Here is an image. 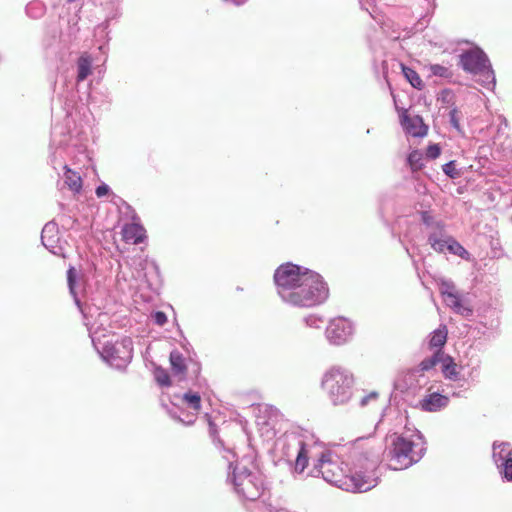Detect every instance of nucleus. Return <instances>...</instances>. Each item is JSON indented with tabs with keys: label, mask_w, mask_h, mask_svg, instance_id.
Wrapping results in <instances>:
<instances>
[{
	"label": "nucleus",
	"mask_w": 512,
	"mask_h": 512,
	"mask_svg": "<svg viewBox=\"0 0 512 512\" xmlns=\"http://www.w3.org/2000/svg\"><path fill=\"white\" fill-rule=\"evenodd\" d=\"M382 449L369 439H358L349 449L347 457L340 466L331 452H323L314 464L310 475H321L323 479L341 487L347 485L354 492H366L374 488L379 481L378 467L381 463Z\"/></svg>",
	"instance_id": "obj_1"
},
{
	"label": "nucleus",
	"mask_w": 512,
	"mask_h": 512,
	"mask_svg": "<svg viewBox=\"0 0 512 512\" xmlns=\"http://www.w3.org/2000/svg\"><path fill=\"white\" fill-rule=\"evenodd\" d=\"M276 293L281 301L296 308H313L326 302L329 288L317 272L286 262L273 274Z\"/></svg>",
	"instance_id": "obj_2"
},
{
	"label": "nucleus",
	"mask_w": 512,
	"mask_h": 512,
	"mask_svg": "<svg viewBox=\"0 0 512 512\" xmlns=\"http://www.w3.org/2000/svg\"><path fill=\"white\" fill-rule=\"evenodd\" d=\"M208 419L209 435L222 454V457L228 462L227 481L232 484L234 492L243 500L255 501L263 491V482L257 472L250 470L242 461L234 460L236 457L232 448L225 445L219 437L218 425L212 418Z\"/></svg>",
	"instance_id": "obj_3"
},
{
	"label": "nucleus",
	"mask_w": 512,
	"mask_h": 512,
	"mask_svg": "<svg viewBox=\"0 0 512 512\" xmlns=\"http://www.w3.org/2000/svg\"><path fill=\"white\" fill-rule=\"evenodd\" d=\"M426 452V441L416 428L405 425L403 433L396 435L388 450V467L403 470L418 463Z\"/></svg>",
	"instance_id": "obj_4"
},
{
	"label": "nucleus",
	"mask_w": 512,
	"mask_h": 512,
	"mask_svg": "<svg viewBox=\"0 0 512 512\" xmlns=\"http://www.w3.org/2000/svg\"><path fill=\"white\" fill-rule=\"evenodd\" d=\"M67 283L69 292L72 295L76 306L82 314L83 323L87 327L94 348L100 347L103 339L107 337L109 330L110 317L108 313L100 311L95 305H83L78 295V273L74 267L67 271Z\"/></svg>",
	"instance_id": "obj_5"
},
{
	"label": "nucleus",
	"mask_w": 512,
	"mask_h": 512,
	"mask_svg": "<svg viewBox=\"0 0 512 512\" xmlns=\"http://www.w3.org/2000/svg\"><path fill=\"white\" fill-rule=\"evenodd\" d=\"M355 378L353 373L342 366L330 367L322 376L321 387L334 406H343L353 397Z\"/></svg>",
	"instance_id": "obj_6"
},
{
	"label": "nucleus",
	"mask_w": 512,
	"mask_h": 512,
	"mask_svg": "<svg viewBox=\"0 0 512 512\" xmlns=\"http://www.w3.org/2000/svg\"><path fill=\"white\" fill-rule=\"evenodd\" d=\"M276 447L280 460L285 461L292 476L295 479L301 478L309 461V445L303 437L296 433L285 434L278 439Z\"/></svg>",
	"instance_id": "obj_7"
},
{
	"label": "nucleus",
	"mask_w": 512,
	"mask_h": 512,
	"mask_svg": "<svg viewBox=\"0 0 512 512\" xmlns=\"http://www.w3.org/2000/svg\"><path fill=\"white\" fill-rule=\"evenodd\" d=\"M95 350L101 358L111 367L124 369L133 357V341L130 337H123L115 342L106 340Z\"/></svg>",
	"instance_id": "obj_8"
},
{
	"label": "nucleus",
	"mask_w": 512,
	"mask_h": 512,
	"mask_svg": "<svg viewBox=\"0 0 512 512\" xmlns=\"http://www.w3.org/2000/svg\"><path fill=\"white\" fill-rule=\"evenodd\" d=\"M124 263L131 270V278L136 282L151 285L160 278L159 266L147 256L135 255L128 257Z\"/></svg>",
	"instance_id": "obj_9"
},
{
	"label": "nucleus",
	"mask_w": 512,
	"mask_h": 512,
	"mask_svg": "<svg viewBox=\"0 0 512 512\" xmlns=\"http://www.w3.org/2000/svg\"><path fill=\"white\" fill-rule=\"evenodd\" d=\"M439 291L443 296L446 305L455 313L470 318L473 316V310L466 303L464 294L460 292L453 281L449 279H441L439 282Z\"/></svg>",
	"instance_id": "obj_10"
},
{
	"label": "nucleus",
	"mask_w": 512,
	"mask_h": 512,
	"mask_svg": "<svg viewBox=\"0 0 512 512\" xmlns=\"http://www.w3.org/2000/svg\"><path fill=\"white\" fill-rule=\"evenodd\" d=\"M353 332L354 327L348 319L337 317L330 320L325 330V336L331 345L341 346L352 339Z\"/></svg>",
	"instance_id": "obj_11"
},
{
	"label": "nucleus",
	"mask_w": 512,
	"mask_h": 512,
	"mask_svg": "<svg viewBox=\"0 0 512 512\" xmlns=\"http://www.w3.org/2000/svg\"><path fill=\"white\" fill-rule=\"evenodd\" d=\"M489 64L488 56L480 48L467 50L460 55L459 65L464 71L473 75H478Z\"/></svg>",
	"instance_id": "obj_12"
},
{
	"label": "nucleus",
	"mask_w": 512,
	"mask_h": 512,
	"mask_svg": "<svg viewBox=\"0 0 512 512\" xmlns=\"http://www.w3.org/2000/svg\"><path fill=\"white\" fill-rule=\"evenodd\" d=\"M364 394L359 398L357 406L366 413H376L380 410V416H385L388 403L385 398H381L377 391H363Z\"/></svg>",
	"instance_id": "obj_13"
},
{
	"label": "nucleus",
	"mask_w": 512,
	"mask_h": 512,
	"mask_svg": "<svg viewBox=\"0 0 512 512\" xmlns=\"http://www.w3.org/2000/svg\"><path fill=\"white\" fill-rule=\"evenodd\" d=\"M43 246L56 256L62 255V247L59 245L58 225L55 222H48L41 232Z\"/></svg>",
	"instance_id": "obj_14"
},
{
	"label": "nucleus",
	"mask_w": 512,
	"mask_h": 512,
	"mask_svg": "<svg viewBox=\"0 0 512 512\" xmlns=\"http://www.w3.org/2000/svg\"><path fill=\"white\" fill-rule=\"evenodd\" d=\"M442 359L443 351H434L432 356L423 359L417 367L411 369L407 373L406 378L409 381L408 385L411 387L413 385V380L417 377L423 376L424 372L433 369L437 364L441 363Z\"/></svg>",
	"instance_id": "obj_15"
},
{
	"label": "nucleus",
	"mask_w": 512,
	"mask_h": 512,
	"mask_svg": "<svg viewBox=\"0 0 512 512\" xmlns=\"http://www.w3.org/2000/svg\"><path fill=\"white\" fill-rule=\"evenodd\" d=\"M401 125L405 132L413 137H424L427 134L428 127L424 124L420 116L410 117L406 111L400 116Z\"/></svg>",
	"instance_id": "obj_16"
},
{
	"label": "nucleus",
	"mask_w": 512,
	"mask_h": 512,
	"mask_svg": "<svg viewBox=\"0 0 512 512\" xmlns=\"http://www.w3.org/2000/svg\"><path fill=\"white\" fill-rule=\"evenodd\" d=\"M448 397L437 392L426 395L419 402L420 408L425 412H437L448 405Z\"/></svg>",
	"instance_id": "obj_17"
},
{
	"label": "nucleus",
	"mask_w": 512,
	"mask_h": 512,
	"mask_svg": "<svg viewBox=\"0 0 512 512\" xmlns=\"http://www.w3.org/2000/svg\"><path fill=\"white\" fill-rule=\"evenodd\" d=\"M123 239L132 244H140L146 238V230L139 223L125 224L122 228Z\"/></svg>",
	"instance_id": "obj_18"
},
{
	"label": "nucleus",
	"mask_w": 512,
	"mask_h": 512,
	"mask_svg": "<svg viewBox=\"0 0 512 512\" xmlns=\"http://www.w3.org/2000/svg\"><path fill=\"white\" fill-rule=\"evenodd\" d=\"M448 329L446 325L441 324L437 329L432 331L428 336V347L431 350L443 351V347L447 342Z\"/></svg>",
	"instance_id": "obj_19"
},
{
	"label": "nucleus",
	"mask_w": 512,
	"mask_h": 512,
	"mask_svg": "<svg viewBox=\"0 0 512 512\" xmlns=\"http://www.w3.org/2000/svg\"><path fill=\"white\" fill-rule=\"evenodd\" d=\"M441 371L446 379L451 381H459L461 379L460 372L454 359L443 352L441 360Z\"/></svg>",
	"instance_id": "obj_20"
},
{
	"label": "nucleus",
	"mask_w": 512,
	"mask_h": 512,
	"mask_svg": "<svg viewBox=\"0 0 512 512\" xmlns=\"http://www.w3.org/2000/svg\"><path fill=\"white\" fill-rule=\"evenodd\" d=\"M256 424L264 441H270L276 436L274 418H257Z\"/></svg>",
	"instance_id": "obj_21"
},
{
	"label": "nucleus",
	"mask_w": 512,
	"mask_h": 512,
	"mask_svg": "<svg viewBox=\"0 0 512 512\" xmlns=\"http://www.w3.org/2000/svg\"><path fill=\"white\" fill-rule=\"evenodd\" d=\"M92 72V57L83 53L77 60V77L78 83L84 81Z\"/></svg>",
	"instance_id": "obj_22"
},
{
	"label": "nucleus",
	"mask_w": 512,
	"mask_h": 512,
	"mask_svg": "<svg viewBox=\"0 0 512 512\" xmlns=\"http://www.w3.org/2000/svg\"><path fill=\"white\" fill-rule=\"evenodd\" d=\"M64 169V178H65V184L68 186V188L74 192V193H80L82 190V178L81 176L70 169V167L65 164L63 166Z\"/></svg>",
	"instance_id": "obj_23"
},
{
	"label": "nucleus",
	"mask_w": 512,
	"mask_h": 512,
	"mask_svg": "<svg viewBox=\"0 0 512 512\" xmlns=\"http://www.w3.org/2000/svg\"><path fill=\"white\" fill-rule=\"evenodd\" d=\"M172 372L174 375H184L187 370L186 361L182 353L178 350H172L169 356Z\"/></svg>",
	"instance_id": "obj_24"
},
{
	"label": "nucleus",
	"mask_w": 512,
	"mask_h": 512,
	"mask_svg": "<svg viewBox=\"0 0 512 512\" xmlns=\"http://www.w3.org/2000/svg\"><path fill=\"white\" fill-rule=\"evenodd\" d=\"M493 461L496 464L506 460L511 459V447L509 443L502 442V443H494L493 444Z\"/></svg>",
	"instance_id": "obj_25"
},
{
	"label": "nucleus",
	"mask_w": 512,
	"mask_h": 512,
	"mask_svg": "<svg viewBox=\"0 0 512 512\" xmlns=\"http://www.w3.org/2000/svg\"><path fill=\"white\" fill-rule=\"evenodd\" d=\"M250 413L253 416H278L280 411L277 407L271 404L258 403L250 406Z\"/></svg>",
	"instance_id": "obj_26"
},
{
	"label": "nucleus",
	"mask_w": 512,
	"mask_h": 512,
	"mask_svg": "<svg viewBox=\"0 0 512 512\" xmlns=\"http://www.w3.org/2000/svg\"><path fill=\"white\" fill-rule=\"evenodd\" d=\"M477 76H479L478 81L481 85L487 89L493 88L496 84V78L491 64L484 68L483 71H480Z\"/></svg>",
	"instance_id": "obj_27"
},
{
	"label": "nucleus",
	"mask_w": 512,
	"mask_h": 512,
	"mask_svg": "<svg viewBox=\"0 0 512 512\" xmlns=\"http://www.w3.org/2000/svg\"><path fill=\"white\" fill-rule=\"evenodd\" d=\"M401 67L404 77L407 79V81L411 84L412 87L418 90L424 87L422 79L414 69L407 67L403 64H401Z\"/></svg>",
	"instance_id": "obj_28"
},
{
	"label": "nucleus",
	"mask_w": 512,
	"mask_h": 512,
	"mask_svg": "<svg viewBox=\"0 0 512 512\" xmlns=\"http://www.w3.org/2000/svg\"><path fill=\"white\" fill-rule=\"evenodd\" d=\"M496 467L503 481L512 482V458L496 464Z\"/></svg>",
	"instance_id": "obj_29"
},
{
	"label": "nucleus",
	"mask_w": 512,
	"mask_h": 512,
	"mask_svg": "<svg viewBox=\"0 0 512 512\" xmlns=\"http://www.w3.org/2000/svg\"><path fill=\"white\" fill-rule=\"evenodd\" d=\"M407 163L413 171H419L423 167V154L419 150H412L407 156Z\"/></svg>",
	"instance_id": "obj_30"
},
{
	"label": "nucleus",
	"mask_w": 512,
	"mask_h": 512,
	"mask_svg": "<svg viewBox=\"0 0 512 512\" xmlns=\"http://www.w3.org/2000/svg\"><path fill=\"white\" fill-rule=\"evenodd\" d=\"M449 253L453 255H457L462 259L468 260L470 257V253L454 238L450 240V244L448 246Z\"/></svg>",
	"instance_id": "obj_31"
},
{
	"label": "nucleus",
	"mask_w": 512,
	"mask_h": 512,
	"mask_svg": "<svg viewBox=\"0 0 512 512\" xmlns=\"http://www.w3.org/2000/svg\"><path fill=\"white\" fill-rule=\"evenodd\" d=\"M154 377L156 382L162 387H169L171 385L169 373L166 369L162 367L155 368Z\"/></svg>",
	"instance_id": "obj_32"
},
{
	"label": "nucleus",
	"mask_w": 512,
	"mask_h": 512,
	"mask_svg": "<svg viewBox=\"0 0 512 512\" xmlns=\"http://www.w3.org/2000/svg\"><path fill=\"white\" fill-rule=\"evenodd\" d=\"M184 402L194 409L195 411H198L201 407V397L197 392H187L183 395Z\"/></svg>",
	"instance_id": "obj_33"
},
{
	"label": "nucleus",
	"mask_w": 512,
	"mask_h": 512,
	"mask_svg": "<svg viewBox=\"0 0 512 512\" xmlns=\"http://www.w3.org/2000/svg\"><path fill=\"white\" fill-rule=\"evenodd\" d=\"M442 170L446 176L456 179L460 176V172L456 169L455 161H449L442 166Z\"/></svg>",
	"instance_id": "obj_34"
},
{
	"label": "nucleus",
	"mask_w": 512,
	"mask_h": 512,
	"mask_svg": "<svg viewBox=\"0 0 512 512\" xmlns=\"http://www.w3.org/2000/svg\"><path fill=\"white\" fill-rule=\"evenodd\" d=\"M452 237H447L441 240H437L436 242H430L432 249L438 253H444L445 251H448V246L450 244V240Z\"/></svg>",
	"instance_id": "obj_35"
},
{
	"label": "nucleus",
	"mask_w": 512,
	"mask_h": 512,
	"mask_svg": "<svg viewBox=\"0 0 512 512\" xmlns=\"http://www.w3.org/2000/svg\"><path fill=\"white\" fill-rule=\"evenodd\" d=\"M420 220L422 224L429 228L430 226H433L435 222H437L439 219H437L430 211H420Z\"/></svg>",
	"instance_id": "obj_36"
},
{
	"label": "nucleus",
	"mask_w": 512,
	"mask_h": 512,
	"mask_svg": "<svg viewBox=\"0 0 512 512\" xmlns=\"http://www.w3.org/2000/svg\"><path fill=\"white\" fill-rule=\"evenodd\" d=\"M480 359L478 356H476V358L474 357H471L469 362L467 363V366H471V369L469 371V376L474 378V377H478L479 376V373H480Z\"/></svg>",
	"instance_id": "obj_37"
},
{
	"label": "nucleus",
	"mask_w": 512,
	"mask_h": 512,
	"mask_svg": "<svg viewBox=\"0 0 512 512\" xmlns=\"http://www.w3.org/2000/svg\"><path fill=\"white\" fill-rule=\"evenodd\" d=\"M447 237H450L446 230H445V227L444 228H441V229H438L436 231H430L428 233V243L430 242H436L437 240H441V239H444V238H447Z\"/></svg>",
	"instance_id": "obj_38"
},
{
	"label": "nucleus",
	"mask_w": 512,
	"mask_h": 512,
	"mask_svg": "<svg viewBox=\"0 0 512 512\" xmlns=\"http://www.w3.org/2000/svg\"><path fill=\"white\" fill-rule=\"evenodd\" d=\"M304 323L306 326L310 328H320V324L323 323V319L320 316L317 315H309L303 318Z\"/></svg>",
	"instance_id": "obj_39"
},
{
	"label": "nucleus",
	"mask_w": 512,
	"mask_h": 512,
	"mask_svg": "<svg viewBox=\"0 0 512 512\" xmlns=\"http://www.w3.org/2000/svg\"><path fill=\"white\" fill-rule=\"evenodd\" d=\"M431 72L433 75L439 77H449L451 74L450 70L447 67L439 64L432 65Z\"/></svg>",
	"instance_id": "obj_40"
},
{
	"label": "nucleus",
	"mask_w": 512,
	"mask_h": 512,
	"mask_svg": "<svg viewBox=\"0 0 512 512\" xmlns=\"http://www.w3.org/2000/svg\"><path fill=\"white\" fill-rule=\"evenodd\" d=\"M441 154V148L438 144H430L426 149V157L436 159Z\"/></svg>",
	"instance_id": "obj_41"
},
{
	"label": "nucleus",
	"mask_w": 512,
	"mask_h": 512,
	"mask_svg": "<svg viewBox=\"0 0 512 512\" xmlns=\"http://www.w3.org/2000/svg\"><path fill=\"white\" fill-rule=\"evenodd\" d=\"M118 267H119V270L116 274V280L119 284L121 282L130 283L132 280H134L133 278H131V273L127 274L125 271L122 270L121 263H119Z\"/></svg>",
	"instance_id": "obj_42"
},
{
	"label": "nucleus",
	"mask_w": 512,
	"mask_h": 512,
	"mask_svg": "<svg viewBox=\"0 0 512 512\" xmlns=\"http://www.w3.org/2000/svg\"><path fill=\"white\" fill-rule=\"evenodd\" d=\"M152 319L158 326H163L167 323V315L163 311H156L152 314Z\"/></svg>",
	"instance_id": "obj_43"
},
{
	"label": "nucleus",
	"mask_w": 512,
	"mask_h": 512,
	"mask_svg": "<svg viewBox=\"0 0 512 512\" xmlns=\"http://www.w3.org/2000/svg\"><path fill=\"white\" fill-rule=\"evenodd\" d=\"M449 121L453 128L460 131V123H459V119H458V110L457 109L454 108V109L450 110Z\"/></svg>",
	"instance_id": "obj_44"
},
{
	"label": "nucleus",
	"mask_w": 512,
	"mask_h": 512,
	"mask_svg": "<svg viewBox=\"0 0 512 512\" xmlns=\"http://www.w3.org/2000/svg\"><path fill=\"white\" fill-rule=\"evenodd\" d=\"M110 192H111L110 187L105 183L98 185L95 189V194L98 198L107 196Z\"/></svg>",
	"instance_id": "obj_45"
},
{
	"label": "nucleus",
	"mask_w": 512,
	"mask_h": 512,
	"mask_svg": "<svg viewBox=\"0 0 512 512\" xmlns=\"http://www.w3.org/2000/svg\"><path fill=\"white\" fill-rule=\"evenodd\" d=\"M445 227V224L442 220H438L437 222H435V224L433 226H430L429 228H427L430 231H436L438 229H441V228H444Z\"/></svg>",
	"instance_id": "obj_46"
},
{
	"label": "nucleus",
	"mask_w": 512,
	"mask_h": 512,
	"mask_svg": "<svg viewBox=\"0 0 512 512\" xmlns=\"http://www.w3.org/2000/svg\"><path fill=\"white\" fill-rule=\"evenodd\" d=\"M445 227V224L442 220H438L437 222H435V224L433 226H430L429 228H427L430 231H436L438 229H441V228H444Z\"/></svg>",
	"instance_id": "obj_47"
},
{
	"label": "nucleus",
	"mask_w": 512,
	"mask_h": 512,
	"mask_svg": "<svg viewBox=\"0 0 512 512\" xmlns=\"http://www.w3.org/2000/svg\"><path fill=\"white\" fill-rule=\"evenodd\" d=\"M425 3L424 8L428 11L433 10L435 7V0H423Z\"/></svg>",
	"instance_id": "obj_48"
},
{
	"label": "nucleus",
	"mask_w": 512,
	"mask_h": 512,
	"mask_svg": "<svg viewBox=\"0 0 512 512\" xmlns=\"http://www.w3.org/2000/svg\"><path fill=\"white\" fill-rule=\"evenodd\" d=\"M178 423H181L182 425L186 426V427H189V426H192L194 424V420H189V421H185L183 418H175Z\"/></svg>",
	"instance_id": "obj_49"
},
{
	"label": "nucleus",
	"mask_w": 512,
	"mask_h": 512,
	"mask_svg": "<svg viewBox=\"0 0 512 512\" xmlns=\"http://www.w3.org/2000/svg\"><path fill=\"white\" fill-rule=\"evenodd\" d=\"M56 153H57V151H56V152H54V153L50 156V164L52 165V167H53L55 170L57 169L56 165L58 164V163H57V156H56Z\"/></svg>",
	"instance_id": "obj_50"
},
{
	"label": "nucleus",
	"mask_w": 512,
	"mask_h": 512,
	"mask_svg": "<svg viewBox=\"0 0 512 512\" xmlns=\"http://www.w3.org/2000/svg\"><path fill=\"white\" fill-rule=\"evenodd\" d=\"M109 26V22L108 20H106L105 22H103L99 27L103 28V29H107Z\"/></svg>",
	"instance_id": "obj_51"
},
{
	"label": "nucleus",
	"mask_w": 512,
	"mask_h": 512,
	"mask_svg": "<svg viewBox=\"0 0 512 512\" xmlns=\"http://www.w3.org/2000/svg\"><path fill=\"white\" fill-rule=\"evenodd\" d=\"M275 512H291V511L288 510L287 508L281 507V508L276 509Z\"/></svg>",
	"instance_id": "obj_52"
},
{
	"label": "nucleus",
	"mask_w": 512,
	"mask_h": 512,
	"mask_svg": "<svg viewBox=\"0 0 512 512\" xmlns=\"http://www.w3.org/2000/svg\"><path fill=\"white\" fill-rule=\"evenodd\" d=\"M74 1H75V0H68V2H70V3H71V2H74Z\"/></svg>",
	"instance_id": "obj_53"
}]
</instances>
